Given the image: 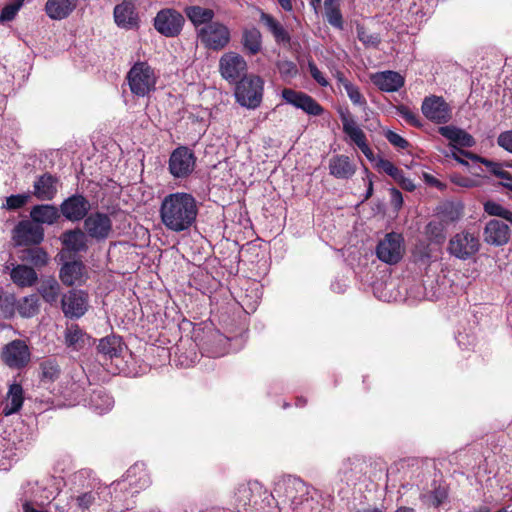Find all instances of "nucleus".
<instances>
[{
    "label": "nucleus",
    "mask_w": 512,
    "mask_h": 512,
    "mask_svg": "<svg viewBox=\"0 0 512 512\" xmlns=\"http://www.w3.org/2000/svg\"><path fill=\"white\" fill-rule=\"evenodd\" d=\"M65 344L78 351L90 345V337L78 325L72 324L66 328Z\"/></svg>",
    "instance_id": "b1692460"
},
{
    "label": "nucleus",
    "mask_w": 512,
    "mask_h": 512,
    "mask_svg": "<svg viewBox=\"0 0 512 512\" xmlns=\"http://www.w3.org/2000/svg\"><path fill=\"white\" fill-rule=\"evenodd\" d=\"M426 234L431 240L437 243L442 242L445 238V229L443 223L438 221L429 222L426 226Z\"/></svg>",
    "instance_id": "79ce46f5"
},
{
    "label": "nucleus",
    "mask_w": 512,
    "mask_h": 512,
    "mask_svg": "<svg viewBox=\"0 0 512 512\" xmlns=\"http://www.w3.org/2000/svg\"><path fill=\"white\" fill-rule=\"evenodd\" d=\"M497 143L500 147L512 153V130L502 132L497 138Z\"/></svg>",
    "instance_id": "13d9d810"
},
{
    "label": "nucleus",
    "mask_w": 512,
    "mask_h": 512,
    "mask_svg": "<svg viewBox=\"0 0 512 512\" xmlns=\"http://www.w3.org/2000/svg\"><path fill=\"white\" fill-rule=\"evenodd\" d=\"M75 7L76 3L72 0H47L45 11L49 18L62 20L68 17Z\"/></svg>",
    "instance_id": "5701e85b"
},
{
    "label": "nucleus",
    "mask_w": 512,
    "mask_h": 512,
    "mask_svg": "<svg viewBox=\"0 0 512 512\" xmlns=\"http://www.w3.org/2000/svg\"><path fill=\"white\" fill-rule=\"evenodd\" d=\"M215 340L218 342V344L220 345V347H216L214 349H212L210 351L211 355L213 357H218V356H222L224 355L226 352H227V349H226V346L228 345L229 343V339L226 338L225 336L217 333L215 335Z\"/></svg>",
    "instance_id": "5fc2aeb1"
},
{
    "label": "nucleus",
    "mask_w": 512,
    "mask_h": 512,
    "mask_svg": "<svg viewBox=\"0 0 512 512\" xmlns=\"http://www.w3.org/2000/svg\"><path fill=\"white\" fill-rule=\"evenodd\" d=\"M13 282L21 287H30L37 280L35 270L26 265H17L10 272Z\"/></svg>",
    "instance_id": "cd10ccee"
},
{
    "label": "nucleus",
    "mask_w": 512,
    "mask_h": 512,
    "mask_svg": "<svg viewBox=\"0 0 512 512\" xmlns=\"http://www.w3.org/2000/svg\"><path fill=\"white\" fill-rule=\"evenodd\" d=\"M345 91L354 105L366 106V100L359 91L358 87L353 84L345 83Z\"/></svg>",
    "instance_id": "49530a36"
},
{
    "label": "nucleus",
    "mask_w": 512,
    "mask_h": 512,
    "mask_svg": "<svg viewBox=\"0 0 512 512\" xmlns=\"http://www.w3.org/2000/svg\"><path fill=\"white\" fill-rule=\"evenodd\" d=\"M423 178L424 181L429 185L435 186L439 189H443L444 187V185L438 179L428 173H424Z\"/></svg>",
    "instance_id": "69168bd1"
},
{
    "label": "nucleus",
    "mask_w": 512,
    "mask_h": 512,
    "mask_svg": "<svg viewBox=\"0 0 512 512\" xmlns=\"http://www.w3.org/2000/svg\"><path fill=\"white\" fill-rule=\"evenodd\" d=\"M159 214L161 222L167 230L176 233L187 231L196 222L197 201L190 193H170L162 199Z\"/></svg>",
    "instance_id": "f257e3e1"
},
{
    "label": "nucleus",
    "mask_w": 512,
    "mask_h": 512,
    "mask_svg": "<svg viewBox=\"0 0 512 512\" xmlns=\"http://www.w3.org/2000/svg\"><path fill=\"white\" fill-rule=\"evenodd\" d=\"M60 286L56 279L48 278L41 281L39 293L43 299L50 303H56L59 296Z\"/></svg>",
    "instance_id": "f704fd0d"
},
{
    "label": "nucleus",
    "mask_w": 512,
    "mask_h": 512,
    "mask_svg": "<svg viewBox=\"0 0 512 512\" xmlns=\"http://www.w3.org/2000/svg\"><path fill=\"white\" fill-rule=\"evenodd\" d=\"M397 113L412 125H419L417 115L406 106H398L396 108Z\"/></svg>",
    "instance_id": "6e6d98bb"
},
{
    "label": "nucleus",
    "mask_w": 512,
    "mask_h": 512,
    "mask_svg": "<svg viewBox=\"0 0 512 512\" xmlns=\"http://www.w3.org/2000/svg\"><path fill=\"white\" fill-rule=\"evenodd\" d=\"M123 350V343L120 337L111 335L104 337L100 340L98 345V351L112 359L118 357Z\"/></svg>",
    "instance_id": "7c9ffc66"
},
{
    "label": "nucleus",
    "mask_w": 512,
    "mask_h": 512,
    "mask_svg": "<svg viewBox=\"0 0 512 512\" xmlns=\"http://www.w3.org/2000/svg\"><path fill=\"white\" fill-rule=\"evenodd\" d=\"M66 317L80 318L88 308V295L82 290H71L61 300Z\"/></svg>",
    "instance_id": "9b49d317"
},
{
    "label": "nucleus",
    "mask_w": 512,
    "mask_h": 512,
    "mask_svg": "<svg viewBox=\"0 0 512 512\" xmlns=\"http://www.w3.org/2000/svg\"><path fill=\"white\" fill-rule=\"evenodd\" d=\"M359 40L367 46H376L379 43L377 35L369 33L363 26H357Z\"/></svg>",
    "instance_id": "de8ad7c7"
},
{
    "label": "nucleus",
    "mask_w": 512,
    "mask_h": 512,
    "mask_svg": "<svg viewBox=\"0 0 512 512\" xmlns=\"http://www.w3.org/2000/svg\"><path fill=\"white\" fill-rule=\"evenodd\" d=\"M77 506L82 509H88L96 500V494L92 491L85 492L75 498Z\"/></svg>",
    "instance_id": "09e8293b"
},
{
    "label": "nucleus",
    "mask_w": 512,
    "mask_h": 512,
    "mask_svg": "<svg viewBox=\"0 0 512 512\" xmlns=\"http://www.w3.org/2000/svg\"><path fill=\"white\" fill-rule=\"evenodd\" d=\"M308 68L313 79L321 86H328V81L324 77L323 73L317 68V66L313 62L308 63Z\"/></svg>",
    "instance_id": "bf43d9fd"
},
{
    "label": "nucleus",
    "mask_w": 512,
    "mask_h": 512,
    "mask_svg": "<svg viewBox=\"0 0 512 512\" xmlns=\"http://www.w3.org/2000/svg\"><path fill=\"white\" fill-rule=\"evenodd\" d=\"M277 69L284 80L291 79L298 73L297 66L293 62L287 60L277 62Z\"/></svg>",
    "instance_id": "c03bdc74"
},
{
    "label": "nucleus",
    "mask_w": 512,
    "mask_h": 512,
    "mask_svg": "<svg viewBox=\"0 0 512 512\" xmlns=\"http://www.w3.org/2000/svg\"><path fill=\"white\" fill-rule=\"evenodd\" d=\"M3 360L12 368H22L30 361V350L22 340H14L5 346Z\"/></svg>",
    "instance_id": "ddd939ff"
},
{
    "label": "nucleus",
    "mask_w": 512,
    "mask_h": 512,
    "mask_svg": "<svg viewBox=\"0 0 512 512\" xmlns=\"http://www.w3.org/2000/svg\"><path fill=\"white\" fill-rule=\"evenodd\" d=\"M242 44L250 54H257L261 49L260 31L256 28L244 29L242 34Z\"/></svg>",
    "instance_id": "72a5a7b5"
},
{
    "label": "nucleus",
    "mask_w": 512,
    "mask_h": 512,
    "mask_svg": "<svg viewBox=\"0 0 512 512\" xmlns=\"http://www.w3.org/2000/svg\"><path fill=\"white\" fill-rule=\"evenodd\" d=\"M484 241L490 245L503 246L510 239V229L500 220H490L484 228Z\"/></svg>",
    "instance_id": "f3484780"
},
{
    "label": "nucleus",
    "mask_w": 512,
    "mask_h": 512,
    "mask_svg": "<svg viewBox=\"0 0 512 512\" xmlns=\"http://www.w3.org/2000/svg\"><path fill=\"white\" fill-rule=\"evenodd\" d=\"M197 38L205 48L219 51L229 44L231 32L225 24L215 21L198 28Z\"/></svg>",
    "instance_id": "20e7f679"
},
{
    "label": "nucleus",
    "mask_w": 512,
    "mask_h": 512,
    "mask_svg": "<svg viewBox=\"0 0 512 512\" xmlns=\"http://www.w3.org/2000/svg\"><path fill=\"white\" fill-rule=\"evenodd\" d=\"M261 20L271 31L277 42H289L290 37L284 27L277 22L272 16L262 14Z\"/></svg>",
    "instance_id": "4c0bfd02"
},
{
    "label": "nucleus",
    "mask_w": 512,
    "mask_h": 512,
    "mask_svg": "<svg viewBox=\"0 0 512 512\" xmlns=\"http://www.w3.org/2000/svg\"><path fill=\"white\" fill-rule=\"evenodd\" d=\"M60 279L64 285H82L87 279L85 267L80 261L65 263L60 270Z\"/></svg>",
    "instance_id": "6ab92c4d"
},
{
    "label": "nucleus",
    "mask_w": 512,
    "mask_h": 512,
    "mask_svg": "<svg viewBox=\"0 0 512 512\" xmlns=\"http://www.w3.org/2000/svg\"><path fill=\"white\" fill-rule=\"evenodd\" d=\"M187 17L195 26V30L198 28L213 23L214 11L208 8L200 6H191L185 10Z\"/></svg>",
    "instance_id": "c85d7f7f"
},
{
    "label": "nucleus",
    "mask_w": 512,
    "mask_h": 512,
    "mask_svg": "<svg viewBox=\"0 0 512 512\" xmlns=\"http://www.w3.org/2000/svg\"><path fill=\"white\" fill-rule=\"evenodd\" d=\"M23 4L24 0H11L6 3L2 8V22L13 20Z\"/></svg>",
    "instance_id": "37998d69"
},
{
    "label": "nucleus",
    "mask_w": 512,
    "mask_h": 512,
    "mask_svg": "<svg viewBox=\"0 0 512 512\" xmlns=\"http://www.w3.org/2000/svg\"><path fill=\"white\" fill-rule=\"evenodd\" d=\"M33 187L38 199L51 200L57 193V180L50 174H44L34 182Z\"/></svg>",
    "instance_id": "4be33fe9"
},
{
    "label": "nucleus",
    "mask_w": 512,
    "mask_h": 512,
    "mask_svg": "<svg viewBox=\"0 0 512 512\" xmlns=\"http://www.w3.org/2000/svg\"><path fill=\"white\" fill-rule=\"evenodd\" d=\"M358 148L362 151V153L366 156V158L368 160H370V161L374 160L373 151L370 149V147L368 146L367 142H365L363 145H361Z\"/></svg>",
    "instance_id": "338daca9"
},
{
    "label": "nucleus",
    "mask_w": 512,
    "mask_h": 512,
    "mask_svg": "<svg viewBox=\"0 0 512 512\" xmlns=\"http://www.w3.org/2000/svg\"><path fill=\"white\" fill-rule=\"evenodd\" d=\"M44 239L42 226L29 221H21L13 230V240L18 246L37 245Z\"/></svg>",
    "instance_id": "9d476101"
},
{
    "label": "nucleus",
    "mask_w": 512,
    "mask_h": 512,
    "mask_svg": "<svg viewBox=\"0 0 512 512\" xmlns=\"http://www.w3.org/2000/svg\"><path fill=\"white\" fill-rule=\"evenodd\" d=\"M264 93V80L257 75L250 74L242 77L235 87L236 101L248 109L260 106Z\"/></svg>",
    "instance_id": "7ed1b4c3"
},
{
    "label": "nucleus",
    "mask_w": 512,
    "mask_h": 512,
    "mask_svg": "<svg viewBox=\"0 0 512 512\" xmlns=\"http://www.w3.org/2000/svg\"><path fill=\"white\" fill-rule=\"evenodd\" d=\"M341 121L343 124V131L358 147L367 142L365 133L357 125V123L349 116V114L341 113Z\"/></svg>",
    "instance_id": "c756f323"
},
{
    "label": "nucleus",
    "mask_w": 512,
    "mask_h": 512,
    "mask_svg": "<svg viewBox=\"0 0 512 512\" xmlns=\"http://www.w3.org/2000/svg\"><path fill=\"white\" fill-rule=\"evenodd\" d=\"M41 381L50 383L55 381L60 375L59 365L54 360H47L41 363Z\"/></svg>",
    "instance_id": "a19ab883"
},
{
    "label": "nucleus",
    "mask_w": 512,
    "mask_h": 512,
    "mask_svg": "<svg viewBox=\"0 0 512 512\" xmlns=\"http://www.w3.org/2000/svg\"><path fill=\"white\" fill-rule=\"evenodd\" d=\"M61 241L70 251L78 252L86 249V235L81 230H71L63 233Z\"/></svg>",
    "instance_id": "2f4dec72"
},
{
    "label": "nucleus",
    "mask_w": 512,
    "mask_h": 512,
    "mask_svg": "<svg viewBox=\"0 0 512 512\" xmlns=\"http://www.w3.org/2000/svg\"><path fill=\"white\" fill-rule=\"evenodd\" d=\"M126 78L131 93L137 97H145L155 91L158 79L154 69L145 61L136 62Z\"/></svg>",
    "instance_id": "f03ea898"
},
{
    "label": "nucleus",
    "mask_w": 512,
    "mask_h": 512,
    "mask_svg": "<svg viewBox=\"0 0 512 512\" xmlns=\"http://www.w3.org/2000/svg\"><path fill=\"white\" fill-rule=\"evenodd\" d=\"M330 174L339 179L351 178L356 172V165L352 163L348 156L337 155L329 161Z\"/></svg>",
    "instance_id": "412c9836"
},
{
    "label": "nucleus",
    "mask_w": 512,
    "mask_h": 512,
    "mask_svg": "<svg viewBox=\"0 0 512 512\" xmlns=\"http://www.w3.org/2000/svg\"><path fill=\"white\" fill-rule=\"evenodd\" d=\"M30 216L33 222L37 225H52L59 218V212L58 209L52 205H37L32 208Z\"/></svg>",
    "instance_id": "393cba45"
},
{
    "label": "nucleus",
    "mask_w": 512,
    "mask_h": 512,
    "mask_svg": "<svg viewBox=\"0 0 512 512\" xmlns=\"http://www.w3.org/2000/svg\"><path fill=\"white\" fill-rule=\"evenodd\" d=\"M196 157L188 147L176 148L169 158V171L174 178H186L195 169Z\"/></svg>",
    "instance_id": "6e6552de"
},
{
    "label": "nucleus",
    "mask_w": 512,
    "mask_h": 512,
    "mask_svg": "<svg viewBox=\"0 0 512 512\" xmlns=\"http://www.w3.org/2000/svg\"><path fill=\"white\" fill-rule=\"evenodd\" d=\"M325 16L330 25L333 27L342 29L343 19L342 14L339 10V4L337 0H325L324 1Z\"/></svg>",
    "instance_id": "e433bc0d"
},
{
    "label": "nucleus",
    "mask_w": 512,
    "mask_h": 512,
    "mask_svg": "<svg viewBox=\"0 0 512 512\" xmlns=\"http://www.w3.org/2000/svg\"><path fill=\"white\" fill-rule=\"evenodd\" d=\"M445 497H446V493L444 490H436L434 500H433V505L439 506Z\"/></svg>",
    "instance_id": "774afa93"
},
{
    "label": "nucleus",
    "mask_w": 512,
    "mask_h": 512,
    "mask_svg": "<svg viewBox=\"0 0 512 512\" xmlns=\"http://www.w3.org/2000/svg\"><path fill=\"white\" fill-rule=\"evenodd\" d=\"M184 17L170 8L160 10L154 18V28L165 37H176L180 34Z\"/></svg>",
    "instance_id": "1a4fd4ad"
},
{
    "label": "nucleus",
    "mask_w": 512,
    "mask_h": 512,
    "mask_svg": "<svg viewBox=\"0 0 512 512\" xmlns=\"http://www.w3.org/2000/svg\"><path fill=\"white\" fill-rule=\"evenodd\" d=\"M84 227L92 238L105 239L111 232L112 223L107 214L93 213L85 219Z\"/></svg>",
    "instance_id": "2eb2a0df"
},
{
    "label": "nucleus",
    "mask_w": 512,
    "mask_h": 512,
    "mask_svg": "<svg viewBox=\"0 0 512 512\" xmlns=\"http://www.w3.org/2000/svg\"><path fill=\"white\" fill-rule=\"evenodd\" d=\"M39 309L38 300L35 296H28L21 299L17 304V310L22 317H33Z\"/></svg>",
    "instance_id": "58836bf2"
},
{
    "label": "nucleus",
    "mask_w": 512,
    "mask_h": 512,
    "mask_svg": "<svg viewBox=\"0 0 512 512\" xmlns=\"http://www.w3.org/2000/svg\"><path fill=\"white\" fill-rule=\"evenodd\" d=\"M451 180L453 183L461 187H472L474 185V181L472 179L464 178L457 175L452 176Z\"/></svg>",
    "instance_id": "e2e57ef3"
},
{
    "label": "nucleus",
    "mask_w": 512,
    "mask_h": 512,
    "mask_svg": "<svg viewBox=\"0 0 512 512\" xmlns=\"http://www.w3.org/2000/svg\"><path fill=\"white\" fill-rule=\"evenodd\" d=\"M391 194V203L395 207V209H400L403 204V197L399 190L393 188L390 190Z\"/></svg>",
    "instance_id": "680f3d73"
},
{
    "label": "nucleus",
    "mask_w": 512,
    "mask_h": 512,
    "mask_svg": "<svg viewBox=\"0 0 512 512\" xmlns=\"http://www.w3.org/2000/svg\"><path fill=\"white\" fill-rule=\"evenodd\" d=\"M114 20L118 27L133 29L138 25V16L131 2H122L114 8Z\"/></svg>",
    "instance_id": "aec40b11"
},
{
    "label": "nucleus",
    "mask_w": 512,
    "mask_h": 512,
    "mask_svg": "<svg viewBox=\"0 0 512 512\" xmlns=\"http://www.w3.org/2000/svg\"><path fill=\"white\" fill-rule=\"evenodd\" d=\"M126 479L130 485L137 488H145L149 485V477L141 465H134L130 467L126 473Z\"/></svg>",
    "instance_id": "c9c22d12"
},
{
    "label": "nucleus",
    "mask_w": 512,
    "mask_h": 512,
    "mask_svg": "<svg viewBox=\"0 0 512 512\" xmlns=\"http://www.w3.org/2000/svg\"><path fill=\"white\" fill-rule=\"evenodd\" d=\"M439 132L442 136L450 140L453 143L452 145L455 147L456 145H460L462 147H471L475 143L473 137L470 134L453 126L440 127Z\"/></svg>",
    "instance_id": "bb28decb"
},
{
    "label": "nucleus",
    "mask_w": 512,
    "mask_h": 512,
    "mask_svg": "<svg viewBox=\"0 0 512 512\" xmlns=\"http://www.w3.org/2000/svg\"><path fill=\"white\" fill-rule=\"evenodd\" d=\"M484 210H485V212H487L490 215L498 216V217L502 218L503 214L506 211V208H504L503 206H501L500 204H498L496 202L488 201L484 204Z\"/></svg>",
    "instance_id": "052dcab7"
},
{
    "label": "nucleus",
    "mask_w": 512,
    "mask_h": 512,
    "mask_svg": "<svg viewBox=\"0 0 512 512\" xmlns=\"http://www.w3.org/2000/svg\"><path fill=\"white\" fill-rule=\"evenodd\" d=\"M282 98L286 103L302 109L310 115H320L323 111L322 107L309 95L303 92H297L286 88L282 91Z\"/></svg>",
    "instance_id": "4468645a"
},
{
    "label": "nucleus",
    "mask_w": 512,
    "mask_h": 512,
    "mask_svg": "<svg viewBox=\"0 0 512 512\" xmlns=\"http://www.w3.org/2000/svg\"><path fill=\"white\" fill-rule=\"evenodd\" d=\"M29 199V195L27 194H18L12 195L6 200V207L8 209H18L24 206Z\"/></svg>",
    "instance_id": "8fccbe9b"
},
{
    "label": "nucleus",
    "mask_w": 512,
    "mask_h": 512,
    "mask_svg": "<svg viewBox=\"0 0 512 512\" xmlns=\"http://www.w3.org/2000/svg\"><path fill=\"white\" fill-rule=\"evenodd\" d=\"M219 73L229 83L236 84L247 76L248 65L243 56L234 51L224 53L219 59Z\"/></svg>",
    "instance_id": "423d86ee"
},
{
    "label": "nucleus",
    "mask_w": 512,
    "mask_h": 512,
    "mask_svg": "<svg viewBox=\"0 0 512 512\" xmlns=\"http://www.w3.org/2000/svg\"><path fill=\"white\" fill-rule=\"evenodd\" d=\"M371 82L383 92H396L403 87L404 77L396 71H381L371 74Z\"/></svg>",
    "instance_id": "dca6fc26"
},
{
    "label": "nucleus",
    "mask_w": 512,
    "mask_h": 512,
    "mask_svg": "<svg viewBox=\"0 0 512 512\" xmlns=\"http://www.w3.org/2000/svg\"><path fill=\"white\" fill-rule=\"evenodd\" d=\"M403 189L407 191H413L415 189V185L412 180L406 178L403 174L401 175V178L397 181Z\"/></svg>",
    "instance_id": "0e129e2a"
},
{
    "label": "nucleus",
    "mask_w": 512,
    "mask_h": 512,
    "mask_svg": "<svg viewBox=\"0 0 512 512\" xmlns=\"http://www.w3.org/2000/svg\"><path fill=\"white\" fill-rule=\"evenodd\" d=\"M376 166L387 175L391 176L394 180L398 181L403 174L402 170L397 168L392 162L385 159H379Z\"/></svg>",
    "instance_id": "a18cd8bd"
},
{
    "label": "nucleus",
    "mask_w": 512,
    "mask_h": 512,
    "mask_svg": "<svg viewBox=\"0 0 512 512\" xmlns=\"http://www.w3.org/2000/svg\"><path fill=\"white\" fill-rule=\"evenodd\" d=\"M460 155L469 157V158L474 159V160H480L481 161V158H479L478 156H475V155H472L470 153L464 152L463 150L457 149V147H455L454 145H451L450 152L446 153L447 157L451 156L458 163L463 164V165H467V162L463 158H461Z\"/></svg>",
    "instance_id": "3c124183"
},
{
    "label": "nucleus",
    "mask_w": 512,
    "mask_h": 512,
    "mask_svg": "<svg viewBox=\"0 0 512 512\" xmlns=\"http://www.w3.org/2000/svg\"><path fill=\"white\" fill-rule=\"evenodd\" d=\"M23 260L30 262L34 266L42 267L48 263L49 256L42 248H32L25 251Z\"/></svg>",
    "instance_id": "ea45409f"
},
{
    "label": "nucleus",
    "mask_w": 512,
    "mask_h": 512,
    "mask_svg": "<svg viewBox=\"0 0 512 512\" xmlns=\"http://www.w3.org/2000/svg\"><path fill=\"white\" fill-rule=\"evenodd\" d=\"M481 162L485 164L487 167L490 168V170L500 178L506 180V182H509L511 180V176L507 171H504L500 165L497 163H493L491 161H488L486 159H481Z\"/></svg>",
    "instance_id": "4d7b16f0"
},
{
    "label": "nucleus",
    "mask_w": 512,
    "mask_h": 512,
    "mask_svg": "<svg viewBox=\"0 0 512 512\" xmlns=\"http://www.w3.org/2000/svg\"><path fill=\"white\" fill-rule=\"evenodd\" d=\"M386 139L395 147L397 148H401V149H404L408 146V142L402 137L400 136L399 134L391 131V130H387L385 133H384Z\"/></svg>",
    "instance_id": "864d4df0"
},
{
    "label": "nucleus",
    "mask_w": 512,
    "mask_h": 512,
    "mask_svg": "<svg viewBox=\"0 0 512 512\" xmlns=\"http://www.w3.org/2000/svg\"><path fill=\"white\" fill-rule=\"evenodd\" d=\"M403 237L395 232L385 235L376 248L377 257L387 264L398 263L404 255Z\"/></svg>",
    "instance_id": "0eeeda50"
},
{
    "label": "nucleus",
    "mask_w": 512,
    "mask_h": 512,
    "mask_svg": "<svg viewBox=\"0 0 512 512\" xmlns=\"http://www.w3.org/2000/svg\"><path fill=\"white\" fill-rule=\"evenodd\" d=\"M421 109L424 116L432 122L441 124L450 120V108L442 97L425 98Z\"/></svg>",
    "instance_id": "f8f14e48"
},
{
    "label": "nucleus",
    "mask_w": 512,
    "mask_h": 512,
    "mask_svg": "<svg viewBox=\"0 0 512 512\" xmlns=\"http://www.w3.org/2000/svg\"><path fill=\"white\" fill-rule=\"evenodd\" d=\"M114 401L110 395L103 390L94 391L90 396L89 405L98 414H103L111 410Z\"/></svg>",
    "instance_id": "473e14b6"
},
{
    "label": "nucleus",
    "mask_w": 512,
    "mask_h": 512,
    "mask_svg": "<svg viewBox=\"0 0 512 512\" xmlns=\"http://www.w3.org/2000/svg\"><path fill=\"white\" fill-rule=\"evenodd\" d=\"M480 246V239L476 233L462 230L450 238L447 250L450 255L465 261L477 254Z\"/></svg>",
    "instance_id": "39448f33"
},
{
    "label": "nucleus",
    "mask_w": 512,
    "mask_h": 512,
    "mask_svg": "<svg viewBox=\"0 0 512 512\" xmlns=\"http://www.w3.org/2000/svg\"><path fill=\"white\" fill-rule=\"evenodd\" d=\"M23 394V388L20 384L13 383L9 386L3 410L5 415L14 414L21 409L24 401Z\"/></svg>",
    "instance_id": "a878e982"
},
{
    "label": "nucleus",
    "mask_w": 512,
    "mask_h": 512,
    "mask_svg": "<svg viewBox=\"0 0 512 512\" xmlns=\"http://www.w3.org/2000/svg\"><path fill=\"white\" fill-rule=\"evenodd\" d=\"M90 208L89 202L80 195H73L61 204V213L70 221H79Z\"/></svg>",
    "instance_id": "a211bd4d"
},
{
    "label": "nucleus",
    "mask_w": 512,
    "mask_h": 512,
    "mask_svg": "<svg viewBox=\"0 0 512 512\" xmlns=\"http://www.w3.org/2000/svg\"><path fill=\"white\" fill-rule=\"evenodd\" d=\"M460 155L469 157V158L474 159V160H480L481 161V158H479L478 156H475V155H472L470 153L464 152L463 150L457 149V147H455L454 145H451L450 152L446 153L447 157L451 156L458 163L463 164V165H467V162L463 158H461Z\"/></svg>",
    "instance_id": "603ef678"
}]
</instances>
